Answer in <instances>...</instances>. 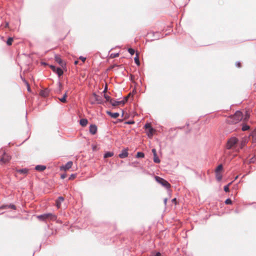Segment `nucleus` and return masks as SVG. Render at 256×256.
<instances>
[{"instance_id":"28","label":"nucleus","mask_w":256,"mask_h":256,"mask_svg":"<svg viewBox=\"0 0 256 256\" xmlns=\"http://www.w3.org/2000/svg\"><path fill=\"white\" fill-rule=\"evenodd\" d=\"M222 170V164H220L216 170V172H220Z\"/></svg>"},{"instance_id":"41","label":"nucleus","mask_w":256,"mask_h":256,"mask_svg":"<svg viewBox=\"0 0 256 256\" xmlns=\"http://www.w3.org/2000/svg\"><path fill=\"white\" fill-rule=\"evenodd\" d=\"M119 56V54L118 53L115 54H111L110 57L112 58H116Z\"/></svg>"},{"instance_id":"15","label":"nucleus","mask_w":256,"mask_h":256,"mask_svg":"<svg viewBox=\"0 0 256 256\" xmlns=\"http://www.w3.org/2000/svg\"><path fill=\"white\" fill-rule=\"evenodd\" d=\"M64 200V198L62 196H60L56 200V206L58 208L60 206L61 202Z\"/></svg>"},{"instance_id":"42","label":"nucleus","mask_w":256,"mask_h":256,"mask_svg":"<svg viewBox=\"0 0 256 256\" xmlns=\"http://www.w3.org/2000/svg\"><path fill=\"white\" fill-rule=\"evenodd\" d=\"M79 58L83 62H84L86 60V58L83 56H80Z\"/></svg>"},{"instance_id":"11","label":"nucleus","mask_w":256,"mask_h":256,"mask_svg":"<svg viewBox=\"0 0 256 256\" xmlns=\"http://www.w3.org/2000/svg\"><path fill=\"white\" fill-rule=\"evenodd\" d=\"M97 126L94 124H92L90 126V132L92 134H95L97 132Z\"/></svg>"},{"instance_id":"30","label":"nucleus","mask_w":256,"mask_h":256,"mask_svg":"<svg viewBox=\"0 0 256 256\" xmlns=\"http://www.w3.org/2000/svg\"><path fill=\"white\" fill-rule=\"evenodd\" d=\"M144 154L142 152H138L136 154V158H144Z\"/></svg>"},{"instance_id":"27","label":"nucleus","mask_w":256,"mask_h":256,"mask_svg":"<svg viewBox=\"0 0 256 256\" xmlns=\"http://www.w3.org/2000/svg\"><path fill=\"white\" fill-rule=\"evenodd\" d=\"M14 40H13V38H9L7 41H6V44L8 45V46H10L12 45V42H13Z\"/></svg>"},{"instance_id":"29","label":"nucleus","mask_w":256,"mask_h":256,"mask_svg":"<svg viewBox=\"0 0 256 256\" xmlns=\"http://www.w3.org/2000/svg\"><path fill=\"white\" fill-rule=\"evenodd\" d=\"M134 62L136 63V64L138 66H140V62L139 60V58H138V54H136V58H134Z\"/></svg>"},{"instance_id":"37","label":"nucleus","mask_w":256,"mask_h":256,"mask_svg":"<svg viewBox=\"0 0 256 256\" xmlns=\"http://www.w3.org/2000/svg\"><path fill=\"white\" fill-rule=\"evenodd\" d=\"M225 204H232V201L230 199L228 198L225 201Z\"/></svg>"},{"instance_id":"17","label":"nucleus","mask_w":256,"mask_h":256,"mask_svg":"<svg viewBox=\"0 0 256 256\" xmlns=\"http://www.w3.org/2000/svg\"><path fill=\"white\" fill-rule=\"evenodd\" d=\"M46 168V166L42 165H38L35 167V169L40 172L44 170Z\"/></svg>"},{"instance_id":"36","label":"nucleus","mask_w":256,"mask_h":256,"mask_svg":"<svg viewBox=\"0 0 256 256\" xmlns=\"http://www.w3.org/2000/svg\"><path fill=\"white\" fill-rule=\"evenodd\" d=\"M246 144V141L242 140L240 142V148H242Z\"/></svg>"},{"instance_id":"48","label":"nucleus","mask_w":256,"mask_h":256,"mask_svg":"<svg viewBox=\"0 0 256 256\" xmlns=\"http://www.w3.org/2000/svg\"><path fill=\"white\" fill-rule=\"evenodd\" d=\"M166 202H167V199L166 198H165L164 200V204H166Z\"/></svg>"},{"instance_id":"45","label":"nucleus","mask_w":256,"mask_h":256,"mask_svg":"<svg viewBox=\"0 0 256 256\" xmlns=\"http://www.w3.org/2000/svg\"><path fill=\"white\" fill-rule=\"evenodd\" d=\"M107 89H108V86H107V84H106V86H105L104 90L103 92L106 93V91H107Z\"/></svg>"},{"instance_id":"39","label":"nucleus","mask_w":256,"mask_h":256,"mask_svg":"<svg viewBox=\"0 0 256 256\" xmlns=\"http://www.w3.org/2000/svg\"><path fill=\"white\" fill-rule=\"evenodd\" d=\"M76 178V174H72L70 176L69 180H72Z\"/></svg>"},{"instance_id":"5","label":"nucleus","mask_w":256,"mask_h":256,"mask_svg":"<svg viewBox=\"0 0 256 256\" xmlns=\"http://www.w3.org/2000/svg\"><path fill=\"white\" fill-rule=\"evenodd\" d=\"M146 129L148 130L146 133L150 138H152L156 130L152 128L150 124H146L144 126Z\"/></svg>"},{"instance_id":"52","label":"nucleus","mask_w":256,"mask_h":256,"mask_svg":"<svg viewBox=\"0 0 256 256\" xmlns=\"http://www.w3.org/2000/svg\"><path fill=\"white\" fill-rule=\"evenodd\" d=\"M238 178V176H236V178H235V180H236V179Z\"/></svg>"},{"instance_id":"16","label":"nucleus","mask_w":256,"mask_h":256,"mask_svg":"<svg viewBox=\"0 0 256 256\" xmlns=\"http://www.w3.org/2000/svg\"><path fill=\"white\" fill-rule=\"evenodd\" d=\"M250 112L247 111V110L246 111L244 116H243V118H242L243 122H246V121H248L250 118Z\"/></svg>"},{"instance_id":"7","label":"nucleus","mask_w":256,"mask_h":256,"mask_svg":"<svg viewBox=\"0 0 256 256\" xmlns=\"http://www.w3.org/2000/svg\"><path fill=\"white\" fill-rule=\"evenodd\" d=\"M50 68L55 72H56L59 76H60L63 74V70L60 68H56L54 66H50Z\"/></svg>"},{"instance_id":"49","label":"nucleus","mask_w":256,"mask_h":256,"mask_svg":"<svg viewBox=\"0 0 256 256\" xmlns=\"http://www.w3.org/2000/svg\"><path fill=\"white\" fill-rule=\"evenodd\" d=\"M78 61L76 60V61L74 62V64H78Z\"/></svg>"},{"instance_id":"4","label":"nucleus","mask_w":256,"mask_h":256,"mask_svg":"<svg viewBox=\"0 0 256 256\" xmlns=\"http://www.w3.org/2000/svg\"><path fill=\"white\" fill-rule=\"evenodd\" d=\"M238 142V139L236 138L233 137L230 138L227 142L226 148L228 149H230L234 148Z\"/></svg>"},{"instance_id":"32","label":"nucleus","mask_w":256,"mask_h":256,"mask_svg":"<svg viewBox=\"0 0 256 256\" xmlns=\"http://www.w3.org/2000/svg\"><path fill=\"white\" fill-rule=\"evenodd\" d=\"M104 98L106 99V101L107 102H110V100H112V99L110 98V97L109 96H108V95L106 94H104Z\"/></svg>"},{"instance_id":"20","label":"nucleus","mask_w":256,"mask_h":256,"mask_svg":"<svg viewBox=\"0 0 256 256\" xmlns=\"http://www.w3.org/2000/svg\"><path fill=\"white\" fill-rule=\"evenodd\" d=\"M107 114L111 116V117L113 118H117L118 116H119V114L118 113V112H114V113H112V112H107Z\"/></svg>"},{"instance_id":"47","label":"nucleus","mask_w":256,"mask_h":256,"mask_svg":"<svg viewBox=\"0 0 256 256\" xmlns=\"http://www.w3.org/2000/svg\"><path fill=\"white\" fill-rule=\"evenodd\" d=\"M176 198H174V199H172V202H176Z\"/></svg>"},{"instance_id":"40","label":"nucleus","mask_w":256,"mask_h":256,"mask_svg":"<svg viewBox=\"0 0 256 256\" xmlns=\"http://www.w3.org/2000/svg\"><path fill=\"white\" fill-rule=\"evenodd\" d=\"M59 100L61 102L64 103H65L66 102V98L64 96L61 98H59Z\"/></svg>"},{"instance_id":"23","label":"nucleus","mask_w":256,"mask_h":256,"mask_svg":"<svg viewBox=\"0 0 256 256\" xmlns=\"http://www.w3.org/2000/svg\"><path fill=\"white\" fill-rule=\"evenodd\" d=\"M216 178L218 181H220L222 178V174L220 172H216Z\"/></svg>"},{"instance_id":"24","label":"nucleus","mask_w":256,"mask_h":256,"mask_svg":"<svg viewBox=\"0 0 256 256\" xmlns=\"http://www.w3.org/2000/svg\"><path fill=\"white\" fill-rule=\"evenodd\" d=\"M22 81L24 82L26 85V86L27 87L28 90L30 92V86L28 82L24 78H22Z\"/></svg>"},{"instance_id":"43","label":"nucleus","mask_w":256,"mask_h":256,"mask_svg":"<svg viewBox=\"0 0 256 256\" xmlns=\"http://www.w3.org/2000/svg\"><path fill=\"white\" fill-rule=\"evenodd\" d=\"M66 177V174H62L61 175V178L62 179L65 178Z\"/></svg>"},{"instance_id":"34","label":"nucleus","mask_w":256,"mask_h":256,"mask_svg":"<svg viewBox=\"0 0 256 256\" xmlns=\"http://www.w3.org/2000/svg\"><path fill=\"white\" fill-rule=\"evenodd\" d=\"M256 161V158L255 156H252L250 159V163H254Z\"/></svg>"},{"instance_id":"33","label":"nucleus","mask_w":256,"mask_h":256,"mask_svg":"<svg viewBox=\"0 0 256 256\" xmlns=\"http://www.w3.org/2000/svg\"><path fill=\"white\" fill-rule=\"evenodd\" d=\"M250 128V126L248 125H246V124H244L243 125L242 127V130L243 131H246V130H248V129Z\"/></svg>"},{"instance_id":"31","label":"nucleus","mask_w":256,"mask_h":256,"mask_svg":"<svg viewBox=\"0 0 256 256\" xmlns=\"http://www.w3.org/2000/svg\"><path fill=\"white\" fill-rule=\"evenodd\" d=\"M232 182L229 183L227 186H224V190L226 192H229V186L231 184Z\"/></svg>"},{"instance_id":"51","label":"nucleus","mask_w":256,"mask_h":256,"mask_svg":"<svg viewBox=\"0 0 256 256\" xmlns=\"http://www.w3.org/2000/svg\"><path fill=\"white\" fill-rule=\"evenodd\" d=\"M114 67V66H112L110 68V69H111V68H113Z\"/></svg>"},{"instance_id":"6","label":"nucleus","mask_w":256,"mask_h":256,"mask_svg":"<svg viewBox=\"0 0 256 256\" xmlns=\"http://www.w3.org/2000/svg\"><path fill=\"white\" fill-rule=\"evenodd\" d=\"M11 159V157L7 154L4 153L0 158L1 164H6Z\"/></svg>"},{"instance_id":"46","label":"nucleus","mask_w":256,"mask_h":256,"mask_svg":"<svg viewBox=\"0 0 256 256\" xmlns=\"http://www.w3.org/2000/svg\"><path fill=\"white\" fill-rule=\"evenodd\" d=\"M63 96L64 97L66 98V97H67V92H66L64 94Z\"/></svg>"},{"instance_id":"2","label":"nucleus","mask_w":256,"mask_h":256,"mask_svg":"<svg viewBox=\"0 0 256 256\" xmlns=\"http://www.w3.org/2000/svg\"><path fill=\"white\" fill-rule=\"evenodd\" d=\"M36 217L38 220L45 222L55 221L57 219V216L52 213L44 214Z\"/></svg>"},{"instance_id":"9","label":"nucleus","mask_w":256,"mask_h":256,"mask_svg":"<svg viewBox=\"0 0 256 256\" xmlns=\"http://www.w3.org/2000/svg\"><path fill=\"white\" fill-rule=\"evenodd\" d=\"M54 59H55V60L56 62H58L61 66L62 68H64L65 66H66V63L64 61H63L60 57L58 56V55H56L55 56V58H54Z\"/></svg>"},{"instance_id":"8","label":"nucleus","mask_w":256,"mask_h":256,"mask_svg":"<svg viewBox=\"0 0 256 256\" xmlns=\"http://www.w3.org/2000/svg\"><path fill=\"white\" fill-rule=\"evenodd\" d=\"M73 164V162L72 161L68 162L65 165L60 167L61 170L66 171L70 168Z\"/></svg>"},{"instance_id":"50","label":"nucleus","mask_w":256,"mask_h":256,"mask_svg":"<svg viewBox=\"0 0 256 256\" xmlns=\"http://www.w3.org/2000/svg\"><path fill=\"white\" fill-rule=\"evenodd\" d=\"M8 24L6 23V27H8Z\"/></svg>"},{"instance_id":"25","label":"nucleus","mask_w":256,"mask_h":256,"mask_svg":"<svg viewBox=\"0 0 256 256\" xmlns=\"http://www.w3.org/2000/svg\"><path fill=\"white\" fill-rule=\"evenodd\" d=\"M114 154L112 152H106L104 155V158H108L109 157L112 156H114Z\"/></svg>"},{"instance_id":"18","label":"nucleus","mask_w":256,"mask_h":256,"mask_svg":"<svg viewBox=\"0 0 256 256\" xmlns=\"http://www.w3.org/2000/svg\"><path fill=\"white\" fill-rule=\"evenodd\" d=\"M80 124L82 126H86L88 123V120H87V119H86V118H82V119H81L80 120Z\"/></svg>"},{"instance_id":"44","label":"nucleus","mask_w":256,"mask_h":256,"mask_svg":"<svg viewBox=\"0 0 256 256\" xmlns=\"http://www.w3.org/2000/svg\"><path fill=\"white\" fill-rule=\"evenodd\" d=\"M236 66L238 67V68H240L241 66V64L240 62H238L236 63Z\"/></svg>"},{"instance_id":"38","label":"nucleus","mask_w":256,"mask_h":256,"mask_svg":"<svg viewBox=\"0 0 256 256\" xmlns=\"http://www.w3.org/2000/svg\"><path fill=\"white\" fill-rule=\"evenodd\" d=\"M130 94H129L126 96L124 98V99L122 100V101H124V104L128 101V98L130 96Z\"/></svg>"},{"instance_id":"22","label":"nucleus","mask_w":256,"mask_h":256,"mask_svg":"<svg viewBox=\"0 0 256 256\" xmlns=\"http://www.w3.org/2000/svg\"><path fill=\"white\" fill-rule=\"evenodd\" d=\"M250 136L252 138V142H256V130L253 131L252 132V134H250Z\"/></svg>"},{"instance_id":"10","label":"nucleus","mask_w":256,"mask_h":256,"mask_svg":"<svg viewBox=\"0 0 256 256\" xmlns=\"http://www.w3.org/2000/svg\"><path fill=\"white\" fill-rule=\"evenodd\" d=\"M152 152L154 154V161L156 163H160V160L158 158V156H157L156 154V150L154 148H153L152 150Z\"/></svg>"},{"instance_id":"35","label":"nucleus","mask_w":256,"mask_h":256,"mask_svg":"<svg viewBox=\"0 0 256 256\" xmlns=\"http://www.w3.org/2000/svg\"><path fill=\"white\" fill-rule=\"evenodd\" d=\"M128 52H129V53L132 54V55H133L134 54V50L132 48H130L128 49Z\"/></svg>"},{"instance_id":"1","label":"nucleus","mask_w":256,"mask_h":256,"mask_svg":"<svg viewBox=\"0 0 256 256\" xmlns=\"http://www.w3.org/2000/svg\"><path fill=\"white\" fill-rule=\"evenodd\" d=\"M243 118V114L240 111H237L232 115L230 116L227 119V122L230 124H235L242 120Z\"/></svg>"},{"instance_id":"12","label":"nucleus","mask_w":256,"mask_h":256,"mask_svg":"<svg viewBox=\"0 0 256 256\" xmlns=\"http://www.w3.org/2000/svg\"><path fill=\"white\" fill-rule=\"evenodd\" d=\"M128 156V152L127 149L122 150V152L119 154L118 156L121 158H126Z\"/></svg>"},{"instance_id":"14","label":"nucleus","mask_w":256,"mask_h":256,"mask_svg":"<svg viewBox=\"0 0 256 256\" xmlns=\"http://www.w3.org/2000/svg\"><path fill=\"white\" fill-rule=\"evenodd\" d=\"M124 101H122V100L116 101V100H110V104L113 106H118L120 104L124 105Z\"/></svg>"},{"instance_id":"13","label":"nucleus","mask_w":256,"mask_h":256,"mask_svg":"<svg viewBox=\"0 0 256 256\" xmlns=\"http://www.w3.org/2000/svg\"><path fill=\"white\" fill-rule=\"evenodd\" d=\"M50 90L46 88L44 90H42L40 93V94L42 97H46L48 96Z\"/></svg>"},{"instance_id":"3","label":"nucleus","mask_w":256,"mask_h":256,"mask_svg":"<svg viewBox=\"0 0 256 256\" xmlns=\"http://www.w3.org/2000/svg\"><path fill=\"white\" fill-rule=\"evenodd\" d=\"M155 180L158 182L162 184L163 186L165 187L167 189H168L170 188V184L164 178L160 176H155Z\"/></svg>"},{"instance_id":"21","label":"nucleus","mask_w":256,"mask_h":256,"mask_svg":"<svg viewBox=\"0 0 256 256\" xmlns=\"http://www.w3.org/2000/svg\"><path fill=\"white\" fill-rule=\"evenodd\" d=\"M93 96L94 98L96 101L98 103L100 104L102 102L100 96L96 94L95 93L93 94Z\"/></svg>"},{"instance_id":"19","label":"nucleus","mask_w":256,"mask_h":256,"mask_svg":"<svg viewBox=\"0 0 256 256\" xmlns=\"http://www.w3.org/2000/svg\"><path fill=\"white\" fill-rule=\"evenodd\" d=\"M8 208L16 209V206L14 204H10V205H4V206H2L0 207V209Z\"/></svg>"},{"instance_id":"26","label":"nucleus","mask_w":256,"mask_h":256,"mask_svg":"<svg viewBox=\"0 0 256 256\" xmlns=\"http://www.w3.org/2000/svg\"><path fill=\"white\" fill-rule=\"evenodd\" d=\"M17 172L18 173H20L22 174H27L28 170L26 168H24V169L19 170Z\"/></svg>"}]
</instances>
